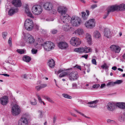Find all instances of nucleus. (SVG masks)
Masks as SVG:
<instances>
[{
  "instance_id": "obj_34",
  "label": "nucleus",
  "mask_w": 125,
  "mask_h": 125,
  "mask_svg": "<svg viewBox=\"0 0 125 125\" xmlns=\"http://www.w3.org/2000/svg\"><path fill=\"white\" fill-rule=\"evenodd\" d=\"M119 119L120 122L123 121L125 120V116L123 113V114L119 116Z\"/></svg>"
},
{
  "instance_id": "obj_23",
  "label": "nucleus",
  "mask_w": 125,
  "mask_h": 125,
  "mask_svg": "<svg viewBox=\"0 0 125 125\" xmlns=\"http://www.w3.org/2000/svg\"><path fill=\"white\" fill-rule=\"evenodd\" d=\"M49 66L51 68L54 67L55 65V62L53 59L49 60L48 62Z\"/></svg>"
},
{
  "instance_id": "obj_64",
  "label": "nucleus",
  "mask_w": 125,
  "mask_h": 125,
  "mask_svg": "<svg viewBox=\"0 0 125 125\" xmlns=\"http://www.w3.org/2000/svg\"><path fill=\"white\" fill-rule=\"evenodd\" d=\"M105 83H103L101 84L100 87L101 88H103L104 86H105Z\"/></svg>"
},
{
  "instance_id": "obj_55",
  "label": "nucleus",
  "mask_w": 125,
  "mask_h": 125,
  "mask_svg": "<svg viewBox=\"0 0 125 125\" xmlns=\"http://www.w3.org/2000/svg\"><path fill=\"white\" fill-rule=\"evenodd\" d=\"M74 110L76 111V112H77V113H79V114H80L81 115H82V116H84H84L85 115H84V114H83V113H81L79 111H77V110H75V109Z\"/></svg>"
},
{
  "instance_id": "obj_8",
  "label": "nucleus",
  "mask_w": 125,
  "mask_h": 125,
  "mask_svg": "<svg viewBox=\"0 0 125 125\" xmlns=\"http://www.w3.org/2000/svg\"><path fill=\"white\" fill-rule=\"evenodd\" d=\"M81 42L80 40L76 37H72L70 41L71 44L75 46H77L80 45Z\"/></svg>"
},
{
  "instance_id": "obj_60",
  "label": "nucleus",
  "mask_w": 125,
  "mask_h": 125,
  "mask_svg": "<svg viewBox=\"0 0 125 125\" xmlns=\"http://www.w3.org/2000/svg\"><path fill=\"white\" fill-rule=\"evenodd\" d=\"M65 71V69H64V70H62L61 69H60L59 70L58 72V74H59L60 73H61V72H62L63 71Z\"/></svg>"
},
{
  "instance_id": "obj_56",
  "label": "nucleus",
  "mask_w": 125,
  "mask_h": 125,
  "mask_svg": "<svg viewBox=\"0 0 125 125\" xmlns=\"http://www.w3.org/2000/svg\"><path fill=\"white\" fill-rule=\"evenodd\" d=\"M114 121L110 119H107V122L109 123H113Z\"/></svg>"
},
{
  "instance_id": "obj_13",
  "label": "nucleus",
  "mask_w": 125,
  "mask_h": 125,
  "mask_svg": "<svg viewBox=\"0 0 125 125\" xmlns=\"http://www.w3.org/2000/svg\"><path fill=\"white\" fill-rule=\"evenodd\" d=\"M78 77V75L76 72L74 71L72 72L69 75L70 79L72 81L76 80Z\"/></svg>"
},
{
  "instance_id": "obj_7",
  "label": "nucleus",
  "mask_w": 125,
  "mask_h": 125,
  "mask_svg": "<svg viewBox=\"0 0 125 125\" xmlns=\"http://www.w3.org/2000/svg\"><path fill=\"white\" fill-rule=\"evenodd\" d=\"M43 46L45 50L49 51L54 48L55 45L50 42H46L43 44Z\"/></svg>"
},
{
  "instance_id": "obj_31",
  "label": "nucleus",
  "mask_w": 125,
  "mask_h": 125,
  "mask_svg": "<svg viewBox=\"0 0 125 125\" xmlns=\"http://www.w3.org/2000/svg\"><path fill=\"white\" fill-rule=\"evenodd\" d=\"M25 10V12L27 14V15L28 16L31 18L33 17L32 14L30 11L28 7H26Z\"/></svg>"
},
{
  "instance_id": "obj_63",
  "label": "nucleus",
  "mask_w": 125,
  "mask_h": 125,
  "mask_svg": "<svg viewBox=\"0 0 125 125\" xmlns=\"http://www.w3.org/2000/svg\"><path fill=\"white\" fill-rule=\"evenodd\" d=\"M39 102L41 104H42V103H43L44 105L45 104L44 102L43 101H42V99L39 100Z\"/></svg>"
},
{
  "instance_id": "obj_21",
  "label": "nucleus",
  "mask_w": 125,
  "mask_h": 125,
  "mask_svg": "<svg viewBox=\"0 0 125 125\" xmlns=\"http://www.w3.org/2000/svg\"><path fill=\"white\" fill-rule=\"evenodd\" d=\"M104 36L107 38H109L111 35L110 30L108 28H106L104 30Z\"/></svg>"
},
{
  "instance_id": "obj_22",
  "label": "nucleus",
  "mask_w": 125,
  "mask_h": 125,
  "mask_svg": "<svg viewBox=\"0 0 125 125\" xmlns=\"http://www.w3.org/2000/svg\"><path fill=\"white\" fill-rule=\"evenodd\" d=\"M98 100H96L93 101L88 102L87 103V104H89L92 105H89V107L93 108H95L96 107V105L95 104L98 102Z\"/></svg>"
},
{
  "instance_id": "obj_44",
  "label": "nucleus",
  "mask_w": 125,
  "mask_h": 125,
  "mask_svg": "<svg viewBox=\"0 0 125 125\" xmlns=\"http://www.w3.org/2000/svg\"><path fill=\"white\" fill-rule=\"evenodd\" d=\"M58 30H57L54 29L52 30L51 31L52 33L53 34H55L58 32Z\"/></svg>"
},
{
  "instance_id": "obj_17",
  "label": "nucleus",
  "mask_w": 125,
  "mask_h": 125,
  "mask_svg": "<svg viewBox=\"0 0 125 125\" xmlns=\"http://www.w3.org/2000/svg\"><path fill=\"white\" fill-rule=\"evenodd\" d=\"M125 4H121L119 6H111L114 11L116 10H121L123 9H125Z\"/></svg>"
},
{
  "instance_id": "obj_30",
  "label": "nucleus",
  "mask_w": 125,
  "mask_h": 125,
  "mask_svg": "<svg viewBox=\"0 0 125 125\" xmlns=\"http://www.w3.org/2000/svg\"><path fill=\"white\" fill-rule=\"evenodd\" d=\"M75 34H78L80 35H82L84 33V31L83 30L81 29H78L76 30L75 31Z\"/></svg>"
},
{
  "instance_id": "obj_35",
  "label": "nucleus",
  "mask_w": 125,
  "mask_h": 125,
  "mask_svg": "<svg viewBox=\"0 0 125 125\" xmlns=\"http://www.w3.org/2000/svg\"><path fill=\"white\" fill-rule=\"evenodd\" d=\"M43 98L47 100L49 102L52 103H54V102L53 100L51 99L50 97H49L47 96H44Z\"/></svg>"
},
{
  "instance_id": "obj_18",
  "label": "nucleus",
  "mask_w": 125,
  "mask_h": 125,
  "mask_svg": "<svg viewBox=\"0 0 125 125\" xmlns=\"http://www.w3.org/2000/svg\"><path fill=\"white\" fill-rule=\"evenodd\" d=\"M12 5H14L13 7L17 8L20 7L21 6V0H13L11 2Z\"/></svg>"
},
{
  "instance_id": "obj_24",
  "label": "nucleus",
  "mask_w": 125,
  "mask_h": 125,
  "mask_svg": "<svg viewBox=\"0 0 125 125\" xmlns=\"http://www.w3.org/2000/svg\"><path fill=\"white\" fill-rule=\"evenodd\" d=\"M114 11L112 8V6H111L110 8L108 9L107 10V12L104 14V17H103V18L104 19H105L108 16L110 12H113Z\"/></svg>"
},
{
  "instance_id": "obj_32",
  "label": "nucleus",
  "mask_w": 125,
  "mask_h": 125,
  "mask_svg": "<svg viewBox=\"0 0 125 125\" xmlns=\"http://www.w3.org/2000/svg\"><path fill=\"white\" fill-rule=\"evenodd\" d=\"M86 37L88 43L91 44L92 40L91 36L89 34L87 33L86 34Z\"/></svg>"
},
{
  "instance_id": "obj_1",
  "label": "nucleus",
  "mask_w": 125,
  "mask_h": 125,
  "mask_svg": "<svg viewBox=\"0 0 125 125\" xmlns=\"http://www.w3.org/2000/svg\"><path fill=\"white\" fill-rule=\"evenodd\" d=\"M57 11L60 14L61 19L63 23L68 22L70 21V16L66 13L67 9L66 8L59 6L58 8Z\"/></svg>"
},
{
  "instance_id": "obj_58",
  "label": "nucleus",
  "mask_w": 125,
  "mask_h": 125,
  "mask_svg": "<svg viewBox=\"0 0 125 125\" xmlns=\"http://www.w3.org/2000/svg\"><path fill=\"white\" fill-rule=\"evenodd\" d=\"M88 57V55L87 54H85L84 55H83L81 56V57L83 58H84L86 59H87Z\"/></svg>"
},
{
  "instance_id": "obj_57",
  "label": "nucleus",
  "mask_w": 125,
  "mask_h": 125,
  "mask_svg": "<svg viewBox=\"0 0 125 125\" xmlns=\"http://www.w3.org/2000/svg\"><path fill=\"white\" fill-rule=\"evenodd\" d=\"M36 90L38 91L40 90L41 89L40 88V85L37 86H36Z\"/></svg>"
},
{
  "instance_id": "obj_39",
  "label": "nucleus",
  "mask_w": 125,
  "mask_h": 125,
  "mask_svg": "<svg viewBox=\"0 0 125 125\" xmlns=\"http://www.w3.org/2000/svg\"><path fill=\"white\" fill-rule=\"evenodd\" d=\"M85 51L87 52H85V53H88L91 52V48L89 47H84Z\"/></svg>"
},
{
  "instance_id": "obj_19",
  "label": "nucleus",
  "mask_w": 125,
  "mask_h": 125,
  "mask_svg": "<svg viewBox=\"0 0 125 125\" xmlns=\"http://www.w3.org/2000/svg\"><path fill=\"white\" fill-rule=\"evenodd\" d=\"M107 109L109 111H113L115 109L116 107V105L109 103L106 106Z\"/></svg>"
},
{
  "instance_id": "obj_16",
  "label": "nucleus",
  "mask_w": 125,
  "mask_h": 125,
  "mask_svg": "<svg viewBox=\"0 0 125 125\" xmlns=\"http://www.w3.org/2000/svg\"><path fill=\"white\" fill-rule=\"evenodd\" d=\"M59 48L62 49H65L68 46V44L65 42H59L58 44Z\"/></svg>"
},
{
  "instance_id": "obj_26",
  "label": "nucleus",
  "mask_w": 125,
  "mask_h": 125,
  "mask_svg": "<svg viewBox=\"0 0 125 125\" xmlns=\"http://www.w3.org/2000/svg\"><path fill=\"white\" fill-rule=\"evenodd\" d=\"M84 47L79 48H76L74 49V51L75 52H79L80 53L86 52L85 51Z\"/></svg>"
},
{
  "instance_id": "obj_36",
  "label": "nucleus",
  "mask_w": 125,
  "mask_h": 125,
  "mask_svg": "<svg viewBox=\"0 0 125 125\" xmlns=\"http://www.w3.org/2000/svg\"><path fill=\"white\" fill-rule=\"evenodd\" d=\"M82 17L84 20H86L88 17V16L86 15V13L84 12H82Z\"/></svg>"
},
{
  "instance_id": "obj_62",
  "label": "nucleus",
  "mask_w": 125,
  "mask_h": 125,
  "mask_svg": "<svg viewBox=\"0 0 125 125\" xmlns=\"http://www.w3.org/2000/svg\"><path fill=\"white\" fill-rule=\"evenodd\" d=\"M0 75H3L5 76H7L9 77L10 76V75L8 74H0Z\"/></svg>"
},
{
  "instance_id": "obj_46",
  "label": "nucleus",
  "mask_w": 125,
  "mask_h": 125,
  "mask_svg": "<svg viewBox=\"0 0 125 125\" xmlns=\"http://www.w3.org/2000/svg\"><path fill=\"white\" fill-rule=\"evenodd\" d=\"M72 87L73 89H76L77 88V85L76 83H73L72 84Z\"/></svg>"
},
{
  "instance_id": "obj_50",
  "label": "nucleus",
  "mask_w": 125,
  "mask_h": 125,
  "mask_svg": "<svg viewBox=\"0 0 125 125\" xmlns=\"http://www.w3.org/2000/svg\"><path fill=\"white\" fill-rule=\"evenodd\" d=\"M92 63L94 65H96V62L95 59H93L92 60Z\"/></svg>"
},
{
  "instance_id": "obj_5",
  "label": "nucleus",
  "mask_w": 125,
  "mask_h": 125,
  "mask_svg": "<svg viewBox=\"0 0 125 125\" xmlns=\"http://www.w3.org/2000/svg\"><path fill=\"white\" fill-rule=\"evenodd\" d=\"M42 10V7L39 5H35L33 6L32 11L33 13L35 15L40 14Z\"/></svg>"
},
{
  "instance_id": "obj_51",
  "label": "nucleus",
  "mask_w": 125,
  "mask_h": 125,
  "mask_svg": "<svg viewBox=\"0 0 125 125\" xmlns=\"http://www.w3.org/2000/svg\"><path fill=\"white\" fill-rule=\"evenodd\" d=\"M97 4H94L91 5V8L92 9H94V8L97 7Z\"/></svg>"
},
{
  "instance_id": "obj_25",
  "label": "nucleus",
  "mask_w": 125,
  "mask_h": 125,
  "mask_svg": "<svg viewBox=\"0 0 125 125\" xmlns=\"http://www.w3.org/2000/svg\"><path fill=\"white\" fill-rule=\"evenodd\" d=\"M116 106L121 109H125V103L123 102H118L116 104Z\"/></svg>"
},
{
  "instance_id": "obj_28",
  "label": "nucleus",
  "mask_w": 125,
  "mask_h": 125,
  "mask_svg": "<svg viewBox=\"0 0 125 125\" xmlns=\"http://www.w3.org/2000/svg\"><path fill=\"white\" fill-rule=\"evenodd\" d=\"M93 36L95 38L99 39L101 37V35L98 31H96L94 32Z\"/></svg>"
},
{
  "instance_id": "obj_12",
  "label": "nucleus",
  "mask_w": 125,
  "mask_h": 125,
  "mask_svg": "<svg viewBox=\"0 0 125 125\" xmlns=\"http://www.w3.org/2000/svg\"><path fill=\"white\" fill-rule=\"evenodd\" d=\"M110 48L111 51L114 52L115 53H119L121 50L120 47L118 46L115 45H111Z\"/></svg>"
},
{
  "instance_id": "obj_9",
  "label": "nucleus",
  "mask_w": 125,
  "mask_h": 125,
  "mask_svg": "<svg viewBox=\"0 0 125 125\" xmlns=\"http://www.w3.org/2000/svg\"><path fill=\"white\" fill-rule=\"evenodd\" d=\"M43 40L41 38L37 39L34 42L35 47L37 49H40L41 47L42 46H43Z\"/></svg>"
},
{
  "instance_id": "obj_53",
  "label": "nucleus",
  "mask_w": 125,
  "mask_h": 125,
  "mask_svg": "<svg viewBox=\"0 0 125 125\" xmlns=\"http://www.w3.org/2000/svg\"><path fill=\"white\" fill-rule=\"evenodd\" d=\"M28 75L26 74H24L22 75V77L25 79H27L28 77Z\"/></svg>"
},
{
  "instance_id": "obj_14",
  "label": "nucleus",
  "mask_w": 125,
  "mask_h": 125,
  "mask_svg": "<svg viewBox=\"0 0 125 125\" xmlns=\"http://www.w3.org/2000/svg\"><path fill=\"white\" fill-rule=\"evenodd\" d=\"M9 98L7 96H5L0 98V103L3 105H6L8 102Z\"/></svg>"
},
{
  "instance_id": "obj_61",
  "label": "nucleus",
  "mask_w": 125,
  "mask_h": 125,
  "mask_svg": "<svg viewBox=\"0 0 125 125\" xmlns=\"http://www.w3.org/2000/svg\"><path fill=\"white\" fill-rule=\"evenodd\" d=\"M51 13H53V14H55L56 13V10L55 9H53L52 10Z\"/></svg>"
},
{
  "instance_id": "obj_49",
  "label": "nucleus",
  "mask_w": 125,
  "mask_h": 125,
  "mask_svg": "<svg viewBox=\"0 0 125 125\" xmlns=\"http://www.w3.org/2000/svg\"><path fill=\"white\" fill-rule=\"evenodd\" d=\"M31 52L32 54H36L37 52V50H35L34 49H32L31 50Z\"/></svg>"
},
{
  "instance_id": "obj_15",
  "label": "nucleus",
  "mask_w": 125,
  "mask_h": 125,
  "mask_svg": "<svg viewBox=\"0 0 125 125\" xmlns=\"http://www.w3.org/2000/svg\"><path fill=\"white\" fill-rule=\"evenodd\" d=\"M25 117L21 118L18 122V125H28V121Z\"/></svg>"
},
{
  "instance_id": "obj_4",
  "label": "nucleus",
  "mask_w": 125,
  "mask_h": 125,
  "mask_svg": "<svg viewBox=\"0 0 125 125\" xmlns=\"http://www.w3.org/2000/svg\"><path fill=\"white\" fill-rule=\"evenodd\" d=\"M24 25L26 29L28 31L31 30L33 27V22L32 20L31 19L26 20L25 21Z\"/></svg>"
},
{
  "instance_id": "obj_3",
  "label": "nucleus",
  "mask_w": 125,
  "mask_h": 125,
  "mask_svg": "<svg viewBox=\"0 0 125 125\" xmlns=\"http://www.w3.org/2000/svg\"><path fill=\"white\" fill-rule=\"evenodd\" d=\"M24 36L23 40L26 43L29 44H31L34 43L35 39L31 35L27 33L24 35Z\"/></svg>"
},
{
  "instance_id": "obj_20",
  "label": "nucleus",
  "mask_w": 125,
  "mask_h": 125,
  "mask_svg": "<svg viewBox=\"0 0 125 125\" xmlns=\"http://www.w3.org/2000/svg\"><path fill=\"white\" fill-rule=\"evenodd\" d=\"M43 7L45 9L50 10L52 9L53 6L51 3H46L43 5Z\"/></svg>"
},
{
  "instance_id": "obj_29",
  "label": "nucleus",
  "mask_w": 125,
  "mask_h": 125,
  "mask_svg": "<svg viewBox=\"0 0 125 125\" xmlns=\"http://www.w3.org/2000/svg\"><path fill=\"white\" fill-rule=\"evenodd\" d=\"M23 60L26 62H29L31 60V58L27 55L24 56L23 58Z\"/></svg>"
},
{
  "instance_id": "obj_40",
  "label": "nucleus",
  "mask_w": 125,
  "mask_h": 125,
  "mask_svg": "<svg viewBox=\"0 0 125 125\" xmlns=\"http://www.w3.org/2000/svg\"><path fill=\"white\" fill-rule=\"evenodd\" d=\"M101 68L103 69H108L109 66L106 63H104L103 65H102L101 67Z\"/></svg>"
},
{
  "instance_id": "obj_38",
  "label": "nucleus",
  "mask_w": 125,
  "mask_h": 125,
  "mask_svg": "<svg viewBox=\"0 0 125 125\" xmlns=\"http://www.w3.org/2000/svg\"><path fill=\"white\" fill-rule=\"evenodd\" d=\"M123 82V80H117L114 82L115 85L116 84H121Z\"/></svg>"
},
{
  "instance_id": "obj_45",
  "label": "nucleus",
  "mask_w": 125,
  "mask_h": 125,
  "mask_svg": "<svg viewBox=\"0 0 125 125\" xmlns=\"http://www.w3.org/2000/svg\"><path fill=\"white\" fill-rule=\"evenodd\" d=\"M34 102H30V104L31 105H35L37 104V102H36V100L35 99H34Z\"/></svg>"
},
{
  "instance_id": "obj_37",
  "label": "nucleus",
  "mask_w": 125,
  "mask_h": 125,
  "mask_svg": "<svg viewBox=\"0 0 125 125\" xmlns=\"http://www.w3.org/2000/svg\"><path fill=\"white\" fill-rule=\"evenodd\" d=\"M62 96L65 98L70 99H72V97L67 94H62Z\"/></svg>"
},
{
  "instance_id": "obj_54",
  "label": "nucleus",
  "mask_w": 125,
  "mask_h": 125,
  "mask_svg": "<svg viewBox=\"0 0 125 125\" xmlns=\"http://www.w3.org/2000/svg\"><path fill=\"white\" fill-rule=\"evenodd\" d=\"M38 112L40 114L39 115V117L40 118H42L43 116V115H42V112L40 110H39L38 111Z\"/></svg>"
},
{
  "instance_id": "obj_2",
  "label": "nucleus",
  "mask_w": 125,
  "mask_h": 125,
  "mask_svg": "<svg viewBox=\"0 0 125 125\" xmlns=\"http://www.w3.org/2000/svg\"><path fill=\"white\" fill-rule=\"evenodd\" d=\"M70 22L64 23L67 24L71 23L73 26L77 27L80 24L81 21L80 19L77 17H72V18L70 17Z\"/></svg>"
},
{
  "instance_id": "obj_42",
  "label": "nucleus",
  "mask_w": 125,
  "mask_h": 125,
  "mask_svg": "<svg viewBox=\"0 0 125 125\" xmlns=\"http://www.w3.org/2000/svg\"><path fill=\"white\" fill-rule=\"evenodd\" d=\"M16 51L17 52L20 54H22L24 53V50L23 49H18Z\"/></svg>"
},
{
  "instance_id": "obj_10",
  "label": "nucleus",
  "mask_w": 125,
  "mask_h": 125,
  "mask_svg": "<svg viewBox=\"0 0 125 125\" xmlns=\"http://www.w3.org/2000/svg\"><path fill=\"white\" fill-rule=\"evenodd\" d=\"M85 25L87 28L91 29L94 28L95 26L94 20L92 19L87 21L85 23Z\"/></svg>"
},
{
  "instance_id": "obj_27",
  "label": "nucleus",
  "mask_w": 125,
  "mask_h": 125,
  "mask_svg": "<svg viewBox=\"0 0 125 125\" xmlns=\"http://www.w3.org/2000/svg\"><path fill=\"white\" fill-rule=\"evenodd\" d=\"M71 25H70L66 24L63 26L62 29L64 31H67L71 28Z\"/></svg>"
},
{
  "instance_id": "obj_47",
  "label": "nucleus",
  "mask_w": 125,
  "mask_h": 125,
  "mask_svg": "<svg viewBox=\"0 0 125 125\" xmlns=\"http://www.w3.org/2000/svg\"><path fill=\"white\" fill-rule=\"evenodd\" d=\"M100 86V85L99 84H95L93 86V88H97Z\"/></svg>"
},
{
  "instance_id": "obj_52",
  "label": "nucleus",
  "mask_w": 125,
  "mask_h": 125,
  "mask_svg": "<svg viewBox=\"0 0 125 125\" xmlns=\"http://www.w3.org/2000/svg\"><path fill=\"white\" fill-rule=\"evenodd\" d=\"M8 42L9 44L10 45H11L12 44V39L10 37L9 39Z\"/></svg>"
},
{
  "instance_id": "obj_41",
  "label": "nucleus",
  "mask_w": 125,
  "mask_h": 125,
  "mask_svg": "<svg viewBox=\"0 0 125 125\" xmlns=\"http://www.w3.org/2000/svg\"><path fill=\"white\" fill-rule=\"evenodd\" d=\"M114 82H110L106 84V85L107 86H113L115 85Z\"/></svg>"
},
{
  "instance_id": "obj_59",
  "label": "nucleus",
  "mask_w": 125,
  "mask_h": 125,
  "mask_svg": "<svg viewBox=\"0 0 125 125\" xmlns=\"http://www.w3.org/2000/svg\"><path fill=\"white\" fill-rule=\"evenodd\" d=\"M57 119V117L55 116H54L53 118V122L54 123L56 122Z\"/></svg>"
},
{
  "instance_id": "obj_6",
  "label": "nucleus",
  "mask_w": 125,
  "mask_h": 125,
  "mask_svg": "<svg viewBox=\"0 0 125 125\" xmlns=\"http://www.w3.org/2000/svg\"><path fill=\"white\" fill-rule=\"evenodd\" d=\"M11 111L12 114L13 116H17L21 113V108L18 105L14 104L12 108Z\"/></svg>"
},
{
  "instance_id": "obj_48",
  "label": "nucleus",
  "mask_w": 125,
  "mask_h": 125,
  "mask_svg": "<svg viewBox=\"0 0 125 125\" xmlns=\"http://www.w3.org/2000/svg\"><path fill=\"white\" fill-rule=\"evenodd\" d=\"M40 88L41 89L42 88H44L46 87L47 86V85L46 84H41L40 85Z\"/></svg>"
},
{
  "instance_id": "obj_33",
  "label": "nucleus",
  "mask_w": 125,
  "mask_h": 125,
  "mask_svg": "<svg viewBox=\"0 0 125 125\" xmlns=\"http://www.w3.org/2000/svg\"><path fill=\"white\" fill-rule=\"evenodd\" d=\"M69 73H68V72H63L60 74L59 76V77L60 78H61L65 77Z\"/></svg>"
},
{
  "instance_id": "obj_11",
  "label": "nucleus",
  "mask_w": 125,
  "mask_h": 125,
  "mask_svg": "<svg viewBox=\"0 0 125 125\" xmlns=\"http://www.w3.org/2000/svg\"><path fill=\"white\" fill-rule=\"evenodd\" d=\"M18 8L16 7H11L8 11V14L9 16H12L18 12Z\"/></svg>"
},
{
  "instance_id": "obj_43",
  "label": "nucleus",
  "mask_w": 125,
  "mask_h": 125,
  "mask_svg": "<svg viewBox=\"0 0 125 125\" xmlns=\"http://www.w3.org/2000/svg\"><path fill=\"white\" fill-rule=\"evenodd\" d=\"M7 33L6 32H3L2 33V36L3 38L4 39H5L6 38V37L7 35Z\"/></svg>"
}]
</instances>
